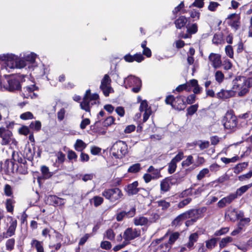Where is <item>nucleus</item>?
<instances>
[{"label":"nucleus","mask_w":252,"mask_h":252,"mask_svg":"<svg viewBox=\"0 0 252 252\" xmlns=\"http://www.w3.org/2000/svg\"><path fill=\"white\" fill-rule=\"evenodd\" d=\"M251 86V78L240 76L233 80L231 89L235 95L237 93L239 96H243L249 92Z\"/></svg>","instance_id":"f257e3e1"},{"label":"nucleus","mask_w":252,"mask_h":252,"mask_svg":"<svg viewBox=\"0 0 252 252\" xmlns=\"http://www.w3.org/2000/svg\"><path fill=\"white\" fill-rule=\"evenodd\" d=\"M225 129L229 132L235 131L237 128L238 120L231 111H227L221 121Z\"/></svg>","instance_id":"f03ea898"},{"label":"nucleus","mask_w":252,"mask_h":252,"mask_svg":"<svg viewBox=\"0 0 252 252\" xmlns=\"http://www.w3.org/2000/svg\"><path fill=\"white\" fill-rule=\"evenodd\" d=\"M127 153V146L126 142L118 141L113 144L110 149L111 155L115 158H121Z\"/></svg>","instance_id":"7ed1b4c3"},{"label":"nucleus","mask_w":252,"mask_h":252,"mask_svg":"<svg viewBox=\"0 0 252 252\" xmlns=\"http://www.w3.org/2000/svg\"><path fill=\"white\" fill-rule=\"evenodd\" d=\"M98 97L99 96L97 94H91L90 90H87L83 101L80 103L81 109L87 112H89L91 106L96 103Z\"/></svg>","instance_id":"20e7f679"},{"label":"nucleus","mask_w":252,"mask_h":252,"mask_svg":"<svg viewBox=\"0 0 252 252\" xmlns=\"http://www.w3.org/2000/svg\"><path fill=\"white\" fill-rule=\"evenodd\" d=\"M124 83L125 84V87L126 88L131 86H135L132 89V91L134 93H138L140 90L141 81L137 77L133 75H129L125 79Z\"/></svg>","instance_id":"39448f33"},{"label":"nucleus","mask_w":252,"mask_h":252,"mask_svg":"<svg viewBox=\"0 0 252 252\" xmlns=\"http://www.w3.org/2000/svg\"><path fill=\"white\" fill-rule=\"evenodd\" d=\"M102 195L106 199L109 200L111 202H115L120 199L123 196V193L118 188H114L105 189Z\"/></svg>","instance_id":"423d86ee"},{"label":"nucleus","mask_w":252,"mask_h":252,"mask_svg":"<svg viewBox=\"0 0 252 252\" xmlns=\"http://www.w3.org/2000/svg\"><path fill=\"white\" fill-rule=\"evenodd\" d=\"M0 60L4 62L6 69H13L16 67V56L12 54L0 55Z\"/></svg>","instance_id":"0eeeda50"},{"label":"nucleus","mask_w":252,"mask_h":252,"mask_svg":"<svg viewBox=\"0 0 252 252\" xmlns=\"http://www.w3.org/2000/svg\"><path fill=\"white\" fill-rule=\"evenodd\" d=\"M111 80L108 75L105 74L101 80L100 89L102 91L104 95L106 96L113 91V89L110 86Z\"/></svg>","instance_id":"6e6552de"},{"label":"nucleus","mask_w":252,"mask_h":252,"mask_svg":"<svg viewBox=\"0 0 252 252\" xmlns=\"http://www.w3.org/2000/svg\"><path fill=\"white\" fill-rule=\"evenodd\" d=\"M38 87L35 85H32L30 86H27L23 88L22 90L21 95L24 98H33L37 97V94L35 93V91L37 90Z\"/></svg>","instance_id":"1a4fd4ad"},{"label":"nucleus","mask_w":252,"mask_h":252,"mask_svg":"<svg viewBox=\"0 0 252 252\" xmlns=\"http://www.w3.org/2000/svg\"><path fill=\"white\" fill-rule=\"evenodd\" d=\"M0 137L1 138L0 143L2 145H7L13 140L11 131L3 127H0Z\"/></svg>","instance_id":"9d476101"},{"label":"nucleus","mask_w":252,"mask_h":252,"mask_svg":"<svg viewBox=\"0 0 252 252\" xmlns=\"http://www.w3.org/2000/svg\"><path fill=\"white\" fill-rule=\"evenodd\" d=\"M141 231L136 228H128L124 233L125 241L133 240L140 235Z\"/></svg>","instance_id":"9b49d317"},{"label":"nucleus","mask_w":252,"mask_h":252,"mask_svg":"<svg viewBox=\"0 0 252 252\" xmlns=\"http://www.w3.org/2000/svg\"><path fill=\"white\" fill-rule=\"evenodd\" d=\"M21 87L19 81L15 78H10L5 80V90L10 92L19 89Z\"/></svg>","instance_id":"f8f14e48"},{"label":"nucleus","mask_w":252,"mask_h":252,"mask_svg":"<svg viewBox=\"0 0 252 252\" xmlns=\"http://www.w3.org/2000/svg\"><path fill=\"white\" fill-rule=\"evenodd\" d=\"M208 59L212 65L215 68H219L221 66V61L220 55L212 53L210 54Z\"/></svg>","instance_id":"ddd939ff"},{"label":"nucleus","mask_w":252,"mask_h":252,"mask_svg":"<svg viewBox=\"0 0 252 252\" xmlns=\"http://www.w3.org/2000/svg\"><path fill=\"white\" fill-rule=\"evenodd\" d=\"M186 219H190V220L186 222V225H188L191 222H195L198 218V212L196 210H191L184 213Z\"/></svg>","instance_id":"4468645a"},{"label":"nucleus","mask_w":252,"mask_h":252,"mask_svg":"<svg viewBox=\"0 0 252 252\" xmlns=\"http://www.w3.org/2000/svg\"><path fill=\"white\" fill-rule=\"evenodd\" d=\"M236 198V195L231 193L229 195L222 198L217 203L218 207L222 208L227 205L230 204Z\"/></svg>","instance_id":"2eb2a0df"},{"label":"nucleus","mask_w":252,"mask_h":252,"mask_svg":"<svg viewBox=\"0 0 252 252\" xmlns=\"http://www.w3.org/2000/svg\"><path fill=\"white\" fill-rule=\"evenodd\" d=\"M17 221L16 220L11 219L10 221V225L8 227L7 231L3 233V236L5 238L11 237L15 234L16 228L17 227Z\"/></svg>","instance_id":"dca6fc26"},{"label":"nucleus","mask_w":252,"mask_h":252,"mask_svg":"<svg viewBox=\"0 0 252 252\" xmlns=\"http://www.w3.org/2000/svg\"><path fill=\"white\" fill-rule=\"evenodd\" d=\"M229 20V25L237 29L240 25V16L239 14L236 13H233L229 15L227 18Z\"/></svg>","instance_id":"f3484780"},{"label":"nucleus","mask_w":252,"mask_h":252,"mask_svg":"<svg viewBox=\"0 0 252 252\" xmlns=\"http://www.w3.org/2000/svg\"><path fill=\"white\" fill-rule=\"evenodd\" d=\"M234 96V92L232 89L230 90H221L217 94L218 98L222 99H226Z\"/></svg>","instance_id":"a211bd4d"},{"label":"nucleus","mask_w":252,"mask_h":252,"mask_svg":"<svg viewBox=\"0 0 252 252\" xmlns=\"http://www.w3.org/2000/svg\"><path fill=\"white\" fill-rule=\"evenodd\" d=\"M138 185V183L137 181L128 185L126 188V191L128 194L131 195L136 194L139 191V188H137Z\"/></svg>","instance_id":"6ab92c4d"},{"label":"nucleus","mask_w":252,"mask_h":252,"mask_svg":"<svg viewBox=\"0 0 252 252\" xmlns=\"http://www.w3.org/2000/svg\"><path fill=\"white\" fill-rule=\"evenodd\" d=\"M171 186V180L168 178H166L162 180L160 182V190L161 192L168 191Z\"/></svg>","instance_id":"aec40b11"},{"label":"nucleus","mask_w":252,"mask_h":252,"mask_svg":"<svg viewBox=\"0 0 252 252\" xmlns=\"http://www.w3.org/2000/svg\"><path fill=\"white\" fill-rule=\"evenodd\" d=\"M134 224L136 225H146L150 223V221L146 217L139 216L135 218L133 220Z\"/></svg>","instance_id":"412c9836"},{"label":"nucleus","mask_w":252,"mask_h":252,"mask_svg":"<svg viewBox=\"0 0 252 252\" xmlns=\"http://www.w3.org/2000/svg\"><path fill=\"white\" fill-rule=\"evenodd\" d=\"M198 239V234L197 233H193L190 235L189 238V242L185 245V246L189 250L191 249L194 243L197 241Z\"/></svg>","instance_id":"4be33fe9"},{"label":"nucleus","mask_w":252,"mask_h":252,"mask_svg":"<svg viewBox=\"0 0 252 252\" xmlns=\"http://www.w3.org/2000/svg\"><path fill=\"white\" fill-rule=\"evenodd\" d=\"M147 171L151 173L150 174L152 175L153 179H157L161 177L160 175V169H156L153 166H150L148 168Z\"/></svg>","instance_id":"5701e85b"},{"label":"nucleus","mask_w":252,"mask_h":252,"mask_svg":"<svg viewBox=\"0 0 252 252\" xmlns=\"http://www.w3.org/2000/svg\"><path fill=\"white\" fill-rule=\"evenodd\" d=\"M31 245L32 247L35 248L37 252H44L43 243L36 239H32Z\"/></svg>","instance_id":"b1692460"},{"label":"nucleus","mask_w":252,"mask_h":252,"mask_svg":"<svg viewBox=\"0 0 252 252\" xmlns=\"http://www.w3.org/2000/svg\"><path fill=\"white\" fill-rule=\"evenodd\" d=\"M87 147V144L81 139H77L74 145V149L78 152L83 151Z\"/></svg>","instance_id":"393cba45"},{"label":"nucleus","mask_w":252,"mask_h":252,"mask_svg":"<svg viewBox=\"0 0 252 252\" xmlns=\"http://www.w3.org/2000/svg\"><path fill=\"white\" fill-rule=\"evenodd\" d=\"M187 22L186 17L184 16H181L175 21V24L177 28L181 29L185 26Z\"/></svg>","instance_id":"a878e982"},{"label":"nucleus","mask_w":252,"mask_h":252,"mask_svg":"<svg viewBox=\"0 0 252 252\" xmlns=\"http://www.w3.org/2000/svg\"><path fill=\"white\" fill-rule=\"evenodd\" d=\"M202 190H203V189H202L201 188H199L194 191H193V189L192 188H190V189H188L185 190L183 192L182 194L183 195H199L201 194Z\"/></svg>","instance_id":"bb28decb"},{"label":"nucleus","mask_w":252,"mask_h":252,"mask_svg":"<svg viewBox=\"0 0 252 252\" xmlns=\"http://www.w3.org/2000/svg\"><path fill=\"white\" fill-rule=\"evenodd\" d=\"M218 239L213 238L205 241V245L206 248L209 250H212L217 245Z\"/></svg>","instance_id":"cd10ccee"},{"label":"nucleus","mask_w":252,"mask_h":252,"mask_svg":"<svg viewBox=\"0 0 252 252\" xmlns=\"http://www.w3.org/2000/svg\"><path fill=\"white\" fill-rule=\"evenodd\" d=\"M252 187V184L247 185L243 186L238 189L235 193L233 194L236 195V198L238 196H241L243 193L246 192L250 188Z\"/></svg>","instance_id":"c85d7f7f"},{"label":"nucleus","mask_w":252,"mask_h":252,"mask_svg":"<svg viewBox=\"0 0 252 252\" xmlns=\"http://www.w3.org/2000/svg\"><path fill=\"white\" fill-rule=\"evenodd\" d=\"M170 249L168 243L161 244L158 246L155 250L154 252H166Z\"/></svg>","instance_id":"c756f323"},{"label":"nucleus","mask_w":252,"mask_h":252,"mask_svg":"<svg viewBox=\"0 0 252 252\" xmlns=\"http://www.w3.org/2000/svg\"><path fill=\"white\" fill-rule=\"evenodd\" d=\"M248 165L246 162H243L237 164L234 168V173L238 174L241 172L244 169H245Z\"/></svg>","instance_id":"7c9ffc66"},{"label":"nucleus","mask_w":252,"mask_h":252,"mask_svg":"<svg viewBox=\"0 0 252 252\" xmlns=\"http://www.w3.org/2000/svg\"><path fill=\"white\" fill-rule=\"evenodd\" d=\"M9 115L8 109L2 105H0V121L2 118H7Z\"/></svg>","instance_id":"2f4dec72"},{"label":"nucleus","mask_w":252,"mask_h":252,"mask_svg":"<svg viewBox=\"0 0 252 252\" xmlns=\"http://www.w3.org/2000/svg\"><path fill=\"white\" fill-rule=\"evenodd\" d=\"M175 100V97L173 95H169L166 97L165 99V102L167 104H170L172 105L173 108H176L177 109H181V106H176L175 104H174V101Z\"/></svg>","instance_id":"473e14b6"},{"label":"nucleus","mask_w":252,"mask_h":252,"mask_svg":"<svg viewBox=\"0 0 252 252\" xmlns=\"http://www.w3.org/2000/svg\"><path fill=\"white\" fill-rule=\"evenodd\" d=\"M41 171L44 179H48L52 176V174L49 171V168L46 166H42Z\"/></svg>","instance_id":"72a5a7b5"},{"label":"nucleus","mask_w":252,"mask_h":252,"mask_svg":"<svg viewBox=\"0 0 252 252\" xmlns=\"http://www.w3.org/2000/svg\"><path fill=\"white\" fill-rule=\"evenodd\" d=\"M232 240V238L230 236H227L225 238H223L222 239H221L220 242V248H223L225 247L227 245V244L231 242Z\"/></svg>","instance_id":"f704fd0d"},{"label":"nucleus","mask_w":252,"mask_h":252,"mask_svg":"<svg viewBox=\"0 0 252 252\" xmlns=\"http://www.w3.org/2000/svg\"><path fill=\"white\" fill-rule=\"evenodd\" d=\"M103 202V199L102 197L98 196H94L91 200L90 203H94V205L95 207H98V206L100 205L102 202Z\"/></svg>","instance_id":"c9c22d12"},{"label":"nucleus","mask_w":252,"mask_h":252,"mask_svg":"<svg viewBox=\"0 0 252 252\" xmlns=\"http://www.w3.org/2000/svg\"><path fill=\"white\" fill-rule=\"evenodd\" d=\"M187 28L188 33L190 34H195L198 31V26L196 23L191 24Z\"/></svg>","instance_id":"e433bc0d"},{"label":"nucleus","mask_w":252,"mask_h":252,"mask_svg":"<svg viewBox=\"0 0 252 252\" xmlns=\"http://www.w3.org/2000/svg\"><path fill=\"white\" fill-rule=\"evenodd\" d=\"M30 127L36 131H39L41 127V122L39 121L32 122L29 126Z\"/></svg>","instance_id":"4c0bfd02"},{"label":"nucleus","mask_w":252,"mask_h":252,"mask_svg":"<svg viewBox=\"0 0 252 252\" xmlns=\"http://www.w3.org/2000/svg\"><path fill=\"white\" fill-rule=\"evenodd\" d=\"M209 173V170L208 168H205L201 170L199 173L196 176V178L198 180H201L204 178L206 175L208 174Z\"/></svg>","instance_id":"58836bf2"},{"label":"nucleus","mask_w":252,"mask_h":252,"mask_svg":"<svg viewBox=\"0 0 252 252\" xmlns=\"http://www.w3.org/2000/svg\"><path fill=\"white\" fill-rule=\"evenodd\" d=\"M186 219L184 213L177 217L173 221L172 223L174 225H177L180 224L181 222H182Z\"/></svg>","instance_id":"ea45409f"},{"label":"nucleus","mask_w":252,"mask_h":252,"mask_svg":"<svg viewBox=\"0 0 252 252\" xmlns=\"http://www.w3.org/2000/svg\"><path fill=\"white\" fill-rule=\"evenodd\" d=\"M141 169V166L139 163H135L130 166L128 169V172L129 173H136Z\"/></svg>","instance_id":"a19ab883"},{"label":"nucleus","mask_w":252,"mask_h":252,"mask_svg":"<svg viewBox=\"0 0 252 252\" xmlns=\"http://www.w3.org/2000/svg\"><path fill=\"white\" fill-rule=\"evenodd\" d=\"M15 245V240L11 238L7 240L6 242V248L7 250L11 251L13 249Z\"/></svg>","instance_id":"79ce46f5"},{"label":"nucleus","mask_w":252,"mask_h":252,"mask_svg":"<svg viewBox=\"0 0 252 252\" xmlns=\"http://www.w3.org/2000/svg\"><path fill=\"white\" fill-rule=\"evenodd\" d=\"M252 177V171H250L246 174L240 175L238 177V180L243 182L250 179Z\"/></svg>","instance_id":"37998d69"},{"label":"nucleus","mask_w":252,"mask_h":252,"mask_svg":"<svg viewBox=\"0 0 252 252\" xmlns=\"http://www.w3.org/2000/svg\"><path fill=\"white\" fill-rule=\"evenodd\" d=\"M180 236V234L178 232H175L172 233L169 237V244L172 245L173 244L176 240L179 238Z\"/></svg>","instance_id":"c03bdc74"},{"label":"nucleus","mask_w":252,"mask_h":252,"mask_svg":"<svg viewBox=\"0 0 252 252\" xmlns=\"http://www.w3.org/2000/svg\"><path fill=\"white\" fill-rule=\"evenodd\" d=\"M215 79L219 83H221L224 79V75L222 72L220 71H217L215 73Z\"/></svg>","instance_id":"a18cd8bd"},{"label":"nucleus","mask_w":252,"mask_h":252,"mask_svg":"<svg viewBox=\"0 0 252 252\" xmlns=\"http://www.w3.org/2000/svg\"><path fill=\"white\" fill-rule=\"evenodd\" d=\"M193 163V157L190 155L188 156L186 159L184 160L182 162V165L183 167H187L189 166Z\"/></svg>","instance_id":"49530a36"},{"label":"nucleus","mask_w":252,"mask_h":252,"mask_svg":"<svg viewBox=\"0 0 252 252\" xmlns=\"http://www.w3.org/2000/svg\"><path fill=\"white\" fill-rule=\"evenodd\" d=\"M20 118L23 120H31L33 119V115L30 112H26L22 114Z\"/></svg>","instance_id":"de8ad7c7"},{"label":"nucleus","mask_w":252,"mask_h":252,"mask_svg":"<svg viewBox=\"0 0 252 252\" xmlns=\"http://www.w3.org/2000/svg\"><path fill=\"white\" fill-rule=\"evenodd\" d=\"M26 65V61L24 59H20L16 57V67L17 68H22Z\"/></svg>","instance_id":"09e8293b"},{"label":"nucleus","mask_w":252,"mask_h":252,"mask_svg":"<svg viewBox=\"0 0 252 252\" xmlns=\"http://www.w3.org/2000/svg\"><path fill=\"white\" fill-rule=\"evenodd\" d=\"M151 109L149 107L147 100H143L141 101L140 105L139 107V110L140 112L146 111L147 109Z\"/></svg>","instance_id":"8fccbe9b"},{"label":"nucleus","mask_w":252,"mask_h":252,"mask_svg":"<svg viewBox=\"0 0 252 252\" xmlns=\"http://www.w3.org/2000/svg\"><path fill=\"white\" fill-rule=\"evenodd\" d=\"M115 234L113 231V230L111 229H108L105 233V237L110 240H113L114 239Z\"/></svg>","instance_id":"3c124183"},{"label":"nucleus","mask_w":252,"mask_h":252,"mask_svg":"<svg viewBox=\"0 0 252 252\" xmlns=\"http://www.w3.org/2000/svg\"><path fill=\"white\" fill-rule=\"evenodd\" d=\"M189 87V84H183L182 85H180L178 86L176 88V91L178 92H181L184 90H187L188 91H190V88Z\"/></svg>","instance_id":"603ef678"},{"label":"nucleus","mask_w":252,"mask_h":252,"mask_svg":"<svg viewBox=\"0 0 252 252\" xmlns=\"http://www.w3.org/2000/svg\"><path fill=\"white\" fill-rule=\"evenodd\" d=\"M198 109V105L194 104L189 107L187 109V114L189 115H192L194 114Z\"/></svg>","instance_id":"864d4df0"},{"label":"nucleus","mask_w":252,"mask_h":252,"mask_svg":"<svg viewBox=\"0 0 252 252\" xmlns=\"http://www.w3.org/2000/svg\"><path fill=\"white\" fill-rule=\"evenodd\" d=\"M177 163L174 161H171L170 163L168 164V172L169 173L172 174L174 173L177 168Z\"/></svg>","instance_id":"5fc2aeb1"},{"label":"nucleus","mask_w":252,"mask_h":252,"mask_svg":"<svg viewBox=\"0 0 252 252\" xmlns=\"http://www.w3.org/2000/svg\"><path fill=\"white\" fill-rule=\"evenodd\" d=\"M25 58L26 61L32 63H33L35 60L36 55L33 53H31L30 54L25 56Z\"/></svg>","instance_id":"6e6d98bb"},{"label":"nucleus","mask_w":252,"mask_h":252,"mask_svg":"<svg viewBox=\"0 0 252 252\" xmlns=\"http://www.w3.org/2000/svg\"><path fill=\"white\" fill-rule=\"evenodd\" d=\"M229 228L228 227H223L221 228L220 229L216 231L214 235L216 236H220L222 235H223L224 234H226L227 232H228Z\"/></svg>","instance_id":"4d7b16f0"},{"label":"nucleus","mask_w":252,"mask_h":252,"mask_svg":"<svg viewBox=\"0 0 252 252\" xmlns=\"http://www.w3.org/2000/svg\"><path fill=\"white\" fill-rule=\"evenodd\" d=\"M67 158L69 160H74L75 161H76L77 158V155L75 153V152H74L72 150H69L67 152Z\"/></svg>","instance_id":"13d9d810"},{"label":"nucleus","mask_w":252,"mask_h":252,"mask_svg":"<svg viewBox=\"0 0 252 252\" xmlns=\"http://www.w3.org/2000/svg\"><path fill=\"white\" fill-rule=\"evenodd\" d=\"M100 247L103 249L108 250L111 248L112 245L109 241H102L100 244Z\"/></svg>","instance_id":"bf43d9fd"},{"label":"nucleus","mask_w":252,"mask_h":252,"mask_svg":"<svg viewBox=\"0 0 252 252\" xmlns=\"http://www.w3.org/2000/svg\"><path fill=\"white\" fill-rule=\"evenodd\" d=\"M184 158V153L183 152H179L178 154L171 160L175 163H177L181 161Z\"/></svg>","instance_id":"052dcab7"},{"label":"nucleus","mask_w":252,"mask_h":252,"mask_svg":"<svg viewBox=\"0 0 252 252\" xmlns=\"http://www.w3.org/2000/svg\"><path fill=\"white\" fill-rule=\"evenodd\" d=\"M191 200L190 198H187L183 201L180 202L178 204V207L179 208H182L189 204Z\"/></svg>","instance_id":"680f3d73"},{"label":"nucleus","mask_w":252,"mask_h":252,"mask_svg":"<svg viewBox=\"0 0 252 252\" xmlns=\"http://www.w3.org/2000/svg\"><path fill=\"white\" fill-rule=\"evenodd\" d=\"M189 14L190 17L195 19L194 20H198L200 18V12L196 10H191L189 12Z\"/></svg>","instance_id":"e2e57ef3"},{"label":"nucleus","mask_w":252,"mask_h":252,"mask_svg":"<svg viewBox=\"0 0 252 252\" xmlns=\"http://www.w3.org/2000/svg\"><path fill=\"white\" fill-rule=\"evenodd\" d=\"M6 207L7 211L9 212H12L13 211V201L11 199L7 200L6 203Z\"/></svg>","instance_id":"0e129e2a"},{"label":"nucleus","mask_w":252,"mask_h":252,"mask_svg":"<svg viewBox=\"0 0 252 252\" xmlns=\"http://www.w3.org/2000/svg\"><path fill=\"white\" fill-rule=\"evenodd\" d=\"M222 65L225 70H229L231 68L232 64L229 60L226 59L223 61Z\"/></svg>","instance_id":"69168bd1"},{"label":"nucleus","mask_w":252,"mask_h":252,"mask_svg":"<svg viewBox=\"0 0 252 252\" xmlns=\"http://www.w3.org/2000/svg\"><path fill=\"white\" fill-rule=\"evenodd\" d=\"M225 51L226 55L230 58H232L233 57V51L232 47L230 45H227L225 47Z\"/></svg>","instance_id":"338daca9"},{"label":"nucleus","mask_w":252,"mask_h":252,"mask_svg":"<svg viewBox=\"0 0 252 252\" xmlns=\"http://www.w3.org/2000/svg\"><path fill=\"white\" fill-rule=\"evenodd\" d=\"M219 5V4L218 2L211 1L208 6V9L211 11H215Z\"/></svg>","instance_id":"774afa93"}]
</instances>
